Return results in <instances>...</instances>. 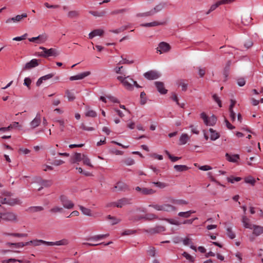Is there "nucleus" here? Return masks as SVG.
I'll use <instances>...</instances> for the list:
<instances>
[{"instance_id": "1", "label": "nucleus", "mask_w": 263, "mask_h": 263, "mask_svg": "<svg viewBox=\"0 0 263 263\" xmlns=\"http://www.w3.org/2000/svg\"><path fill=\"white\" fill-rule=\"evenodd\" d=\"M1 220L7 222L16 223L18 222L17 215L12 212H6L1 213Z\"/></svg>"}, {"instance_id": "2", "label": "nucleus", "mask_w": 263, "mask_h": 263, "mask_svg": "<svg viewBox=\"0 0 263 263\" xmlns=\"http://www.w3.org/2000/svg\"><path fill=\"white\" fill-rule=\"evenodd\" d=\"M148 206L152 207L157 211H162L165 212L174 211L177 210L175 206L170 204H163L162 205L152 204H149Z\"/></svg>"}, {"instance_id": "3", "label": "nucleus", "mask_w": 263, "mask_h": 263, "mask_svg": "<svg viewBox=\"0 0 263 263\" xmlns=\"http://www.w3.org/2000/svg\"><path fill=\"white\" fill-rule=\"evenodd\" d=\"M200 118L203 120L204 123L206 126H214L217 120L215 115H213L209 117L204 112H202L200 114Z\"/></svg>"}, {"instance_id": "4", "label": "nucleus", "mask_w": 263, "mask_h": 263, "mask_svg": "<svg viewBox=\"0 0 263 263\" xmlns=\"http://www.w3.org/2000/svg\"><path fill=\"white\" fill-rule=\"evenodd\" d=\"M40 49L42 50L39 54L40 57L47 58L51 56L57 57L58 55L54 48L47 49L44 47H40Z\"/></svg>"}, {"instance_id": "5", "label": "nucleus", "mask_w": 263, "mask_h": 263, "mask_svg": "<svg viewBox=\"0 0 263 263\" xmlns=\"http://www.w3.org/2000/svg\"><path fill=\"white\" fill-rule=\"evenodd\" d=\"M60 200L63 207L67 209H71L74 207V203L69 200L67 196L65 195H61L59 197Z\"/></svg>"}, {"instance_id": "6", "label": "nucleus", "mask_w": 263, "mask_h": 263, "mask_svg": "<svg viewBox=\"0 0 263 263\" xmlns=\"http://www.w3.org/2000/svg\"><path fill=\"white\" fill-rule=\"evenodd\" d=\"M234 0H220L213 4L208 11L205 12L206 14H210L211 12L215 10L218 7L221 5H226L231 3Z\"/></svg>"}, {"instance_id": "7", "label": "nucleus", "mask_w": 263, "mask_h": 263, "mask_svg": "<svg viewBox=\"0 0 263 263\" xmlns=\"http://www.w3.org/2000/svg\"><path fill=\"white\" fill-rule=\"evenodd\" d=\"M163 8V5L159 4L157 5L153 9H152L149 11H147L144 13L139 14L137 16H148L150 15H154L156 12L160 11Z\"/></svg>"}, {"instance_id": "8", "label": "nucleus", "mask_w": 263, "mask_h": 263, "mask_svg": "<svg viewBox=\"0 0 263 263\" xmlns=\"http://www.w3.org/2000/svg\"><path fill=\"white\" fill-rule=\"evenodd\" d=\"M160 76L161 74L155 70H149L144 73V77L149 80L157 79Z\"/></svg>"}, {"instance_id": "9", "label": "nucleus", "mask_w": 263, "mask_h": 263, "mask_svg": "<svg viewBox=\"0 0 263 263\" xmlns=\"http://www.w3.org/2000/svg\"><path fill=\"white\" fill-rule=\"evenodd\" d=\"M171 49L170 45L164 42H162L159 43L158 47L157 48V52H159L160 53L163 52H166L168 51Z\"/></svg>"}, {"instance_id": "10", "label": "nucleus", "mask_w": 263, "mask_h": 263, "mask_svg": "<svg viewBox=\"0 0 263 263\" xmlns=\"http://www.w3.org/2000/svg\"><path fill=\"white\" fill-rule=\"evenodd\" d=\"M166 230L165 228L162 226H157L154 228H150L146 230V232L151 234H154L157 233H160L165 231Z\"/></svg>"}, {"instance_id": "11", "label": "nucleus", "mask_w": 263, "mask_h": 263, "mask_svg": "<svg viewBox=\"0 0 263 263\" xmlns=\"http://www.w3.org/2000/svg\"><path fill=\"white\" fill-rule=\"evenodd\" d=\"M39 65L38 60L37 59H34L31 60L29 62L26 63L25 66L22 69L23 71H25L26 70L30 69L32 68L35 67Z\"/></svg>"}, {"instance_id": "12", "label": "nucleus", "mask_w": 263, "mask_h": 263, "mask_svg": "<svg viewBox=\"0 0 263 263\" xmlns=\"http://www.w3.org/2000/svg\"><path fill=\"white\" fill-rule=\"evenodd\" d=\"M155 85L160 94L165 95L167 92V90L165 88L164 84L163 82L156 81L155 82Z\"/></svg>"}, {"instance_id": "13", "label": "nucleus", "mask_w": 263, "mask_h": 263, "mask_svg": "<svg viewBox=\"0 0 263 263\" xmlns=\"http://www.w3.org/2000/svg\"><path fill=\"white\" fill-rule=\"evenodd\" d=\"M90 74V71H85L81 73L78 74L76 76H71L69 78L70 81H74L78 80H82L84 78L89 76Z\"/></svg>"}, {"instance_id": "14", "label": "nucleus", "mask_w": 263, "mask_h": 263, "mask_svg": "<svg viewBox=\"0 0 263 263\" xmlns=\"http://www.w3.org/2000/svg\"><path fill=\"white\" fill-rule=\"evenodd\" d=\"M114 189L117 191H125L128 190V186L126 184L119 181L117 183Z\"/></svg>"}, {"instance_id": "15", "label": "nucleus", "mask_w": 263, "mask_h": 263, "mask_svg": "<svg viewBox=\"0 0 263 263\" xmlns=\"http://www.w3.org/2000/svg\"><path fill=\"white\" fill-rule=\"evenodd\" d=\"M252 227L253 230V234L255 236H258L263 234V227L255 224H252Z\"/></svg>"}, {"instance_id": "16", "label": "nucleus", "mask_w": 263, "mask_h": 263, "mask_svg": "<svg viewBox=\"0 0 263 263\" xmlns=\"http://www.w3.org/2000/svg\"><path fill=\"white\" fill-rule=\"evenodd\" d=\"M166 23V21H154L151 23H147L145 24H142L141 25V26L145 27H154L159 25H163L165 24Z\"/></svg>"}, {"instance_id": "17", "label": "nucleus", "mask_w": 263, "mask_h": 263, "mask_svg": "<svg viewBox=\"0 0 263 263\" xmlns=\"http://www.w3.org/2000/svg\"><path fill=\"white\" fill-rule=\"evenodd\" d=\"M130 199L127 198H123L120 199L117 201V205H116V207L121 208L123 205L130 204Z\"/></svg>"}, {"instance_id": "18", "label": "nucleus", "mask_w": 263, "mask_h": 263, "mask_svg": "<svg viewBox=\"0 0 263 263\" xmlns=\"http://www.w3.org/2000/svg\"><path fill=\"white\" fill-rule=\"evenodd\" d=\"M41 121V115L38 113L35 118L31 122L30 125L32 128H34L40 125Z\"/></svg>"}, {"instance_id": "19", "label": "nucleus", "mask_w": 263, "mask_h": 263, "mask_svg": "<svg viewBox=\"0 0 263 263\" xmlns=\"http://www.w3.org/2000/svg\"><path fill=\"white\" fill-rule=\"evenodd\" d=\"M103 34L104 31L102 29H95L89 33V38L92 39L97 35L102 36Z\"/></svg>"}, {"instance_id": "20", "label": "nucleus", "mask_w": 263, "mask_h": 263, "mask_svg": "<svg viewBox=\"0 0 263 263\" xmlns=\"http://www.w3.org/2000/svg\"><path fill=\"white\" fill-rule=\"evenodd\" d=\"M226 157L227 160L228 161H229V162H236L240 158L239 155L238 154H235V155L231 156L229 154L226 153Z\"/></svg>"}, {"instance_id": "21", "label": "nucleus", "mask_w": 263, "mask_h": 263, "mask_svg": "<svg viewBox=\"0 0 263 263\" xmlns=\"http://www.w3.org/2000/svg\"><path fill=\"white\" fill-rule=\"evenodd\" d=\"M82 155L81 153H76L74 155L71 157L70 162L76 163L82 160Z\"/></svg>"}, {"instance_id": "22", "label": "nucleus", "mask_w": 263, "mask_h": 263, "mask_svg": "<svg viewBox=\"0 0 263 263\" xmlns=\"http://www.w3.org/2000/svg\"><path fill=\"white\" fill-rule=\"evenodd\" d=\"M109 236V234H99L95 235L89 238H86L87 240H98L105 238Z\"/></svg>"}, {"instance_id": "23", "label": "nucleus", "mask_w": 263, "mask_h": 263, "mask_svg": "<svg viewBox=\"0 0 263 263\" xmlns=\"http://www.w3.org/2000/svg\"><path fill=\"white\" fill-rule=\"evenodd\" d=\"M44 210V208L41 206H30L28 208L26 211L29 212V213H35L37 212H40Z\"/></svg>"}, {"instance_id": "24", "label": "nucleus", "mask_w": 263, "mask_h": 263, "mask_svg": "<svg viewBox=\"0 0 263 263\" xmlns=\"http://www.w3.org/2000/svg\"><path fill=\"white\" fill-rule=\"evenodd\" d=\"M209 131L211 133L210 139L212 141H215L220 137V134L213 128H210Z\"/></svg>"}, {"instance_id": "25", "label": "nucleus", "mask_w": 263, "mask_h": 263, "mask_svg": "<svg viewBox=\"0 0 263 263\" xmlns=\"http://www.w3.org/2000/svg\"><path fill=\"white\" fill-rule=\"evenodd\" d=\"M195 211L193 210H190L186 212H180L178 214L179 217L183 218H189L191 216L192 214L195 213Z\"/></svg>"}, {"instance_id": "26", "label": "nucleus", "mask_w": 263, "mask_h": 263, "mask_svg": "<svg viewBox=\"0 0 263 263\" xmlns=\"http://www.w3.org/2000/svg\"><path fill=\"white\" fill-rule=\"evenodd\" d=\"M249 219L246 216H243L242 218V222L245 228L252 229V227L249 222Z\"/></svg>"}, {"instance_id": "27", "label": "nucleus", "mask_w": 263, "mask_h": 263, "mask_svg": "<svg viewBox=\"0 0 263 263\" xmlns=\"http://www.w3.org/2000/svg\"><path fill=\"white\" fill-rule=\"evenodd\" d=\"M174 169L179 172H184L189 170V167L185 165H175Z\"/></svg>"}, {"instance_id": "28", "label": "nucleus", "mask_w": 263, "mask_h": 263, "mask_svg": "<svg viewBox=\"0 0 263 263\" xmlns=\"http://www.w3.org/2000/svg\"><path fill=\"white\" fill-rule=\"evenodd\" d=\"M189 139V137L186 134H182L179 139V144L183 145L186 144Z\"/></svg>"}, {"instance_id": "29", "label": "nucleus", "mask_w": 263, "mask_h": 263, "mask_svg": "<svg viewBox=\"0 0 263 263\" xmlns=\"http://www.w3.org/2000/svg\"><path fill=\"white\" fill-rule=\"evenodd\" d=\"M127 10L126 9H119V10H116L114 11H112L110 14L111 15H124L128 14V13H127Z\"/></svg>"}, {"instance_id": "30", "label": "nucleus", "mask_w": 263, "mask_h": 263, "mask_svg": "<svg viewBox=\"0 0 263 263\" xmlns=\"http://www.w3.org/2000/svg\"><path fill=\"white\" fill-rule=\"evenodd\" d=\"M79 208L83 214L89 216H92L91 211L89 209L85 208L82 205H79Z\"/></svg>"}, {"instance_id": "31", "label": "nucleus", "mask_w": 263, "mask_h": 263, "mask_svg": "<svg viewBox=\"0 0 263 263\" xmlns=\"http://www.w3.org/2000/svg\"><path fill=\"white\" fill-rule=\"evenodd\" d=\"M8 204L11 206H14L21 203L20 200L17 198H8Z\"/></svg>"}, {"instance_id": "32", "label": "nucleus", "mask_w": 263, "mask_h": 263, "mask_svg": "<svg viewBox=\"0 0 263 263\" xmlns=\"http://www.w3.org/2000/svg\"><path fill=\"white\" fill-rule=\"evenodd\" d=\"M252 21V17H240L241 23L245 26L250 24Z\"/></svg>"}, {"instance_id": "33", "label": "nucleus", "mask_w": 263, "mask_h": 263, "mask_svg": "<svg viewBox=\"0 0 263 263\" xmlns=\"http://www.w3.org/2000/svg\"><path fill=\"white\" fill-rule=\"evenodd\" d=\"M171 202L175 204L186 205L188 204V202L182 199H172Z\"/></svg>"}, {"instance_id": "34", "label": "nucleus", "mask_w": 263, "mask_h": 263, "mask_svg": "<svg viewBox=\"0 0 263 263\" xmlns=\"http://www.w3.org/2000/svg\"><path fill=\"white\" fill-rule=\"evenodd\" d=\"M155 193V191L152 189L146 187L142 188L141 194L144 195H152Z\"/></svg>"}, {"instance_id": "35", "label": "nucleus", "mask_w": 263, "mask_h": 263, "mask_svg": "<svg viewBox=\"0 0 263 263\" xmlns=\"http://www.w3.org/2000/svg\"><path fill=\"white\" fill-rule=\"evenodd\" d=\"M132 82H129L127 79L124 81L122 84L124 87L129 90H132L134 88L133 85L132 84Z\"/></svg>"}, {"instance_id": "36", "label": "nucleus", "mask_w": 263, "mask_h": 263, "mask_svg": "<svg viewBox=\"0 0 263 263\" xmlns=\"http://www.w3.org/2000/svg\"><path fill=\"white\" fill-rule=\"evenodd\" d=\"M82 161L84 164L88 165L91 167H93L92 165L90 163V159L87 157V156L84 154L82 155Z\"/></svg>"}, {"instance_id": "37", "label": "nucleus", "mask_w": 263, "mask_h": 263, "mask_svg": "<svg viewBox=\"0 0 263 263\" xmlns=\"http://www.w3.org/2000/svg\"><path fill=\"white\" fill-rule=\"evenodd\" d=\"M89 13L94 16H103L105 15L106 12L105 11L98 12L96 11H89Z\"/></svg>"}, {"instance_id": "38", "label": "nucleus", "mask_w": 263, "mask_h": 263, "mask_svg": "<svg viewBox=\"0 0 263 263\" xmlns=\"http://www.w3.org/2000/svg\"><path fill=\"white\" fill-rule=\"evenodd\" d=\"M147 102V98L146 97V93L142 91L140 93V104L142 105L146 104Z\"/></svg>"}, {"instance_id": "39", "label": "nucleus", "mask_w": 263, "mask_h": 263, "mask_svg": "<svg viewBox=\"0 0 263 263\" xmlns=\"http://www.w3.org/2000/svg\"><path fill=\"white\" fill-rule=\"evenodd\" d=\"M6 235L12 236L14 237H25L28 236L27 234L26 233H5Z\"/></svg>"}, {"instance_id": "40", "label": "nucleus", "mask_w": 263, "mask_h": 263, "mask_svg": "<svg viewBox=\"0 0 263 263\" xmlns=\"http://www.w3.org/2000/svg\"><path fill=\"white\" fill-rule=\"evenodd\" d=\"M24 17H10L6 21V23H11L12 22L16 23L20 22Z\"/></svg>"}, {"instance_id": "41", "label": "nucleus", "mask_w": 263, "mask_h": 263, "mask_svg": "<svg viewBox=\"0 0 263 263\" xmlns=\"http://www.w3.org/2000/svg\"><path fill=\"white\" fill-rule=\"evenodd\" d=\"M182 255L189 261L191 262H194L195 261L194 257L186 252H184L182 253Z\"/></svg>"}, {"instance_id": "42", "label": "nucleus", "mask_w": 263, "mask_h": 263, "mask_svg": "<svg viewBox=\"0 0 263 263\" xmlns=\"http://www.w3.org/2000/svg\"><path fill=\"white\" fill-rule=\"evenodd\" d=\"M66 94L69 101H73L76 99L74 93L71 92L69 90L66 91Z\"/></svg>"}, {"instance_id": "43", "label": "nucleus", "mask_w": 263, "mask_h": 263, "mask_svg": "<svg viewBox=\"0 0 263 263\" xmlns=\"http://www.w3.org/2000/svg\"><path fill=\"white\" fill-rule=\"evenodd\" d=\"M107 219L111 220L112 225L116 224L120 221L119 219H117L115 217L111 216L110 215L107 216Z\"/></svg>"}, {"instance_id": "44", "label": "nucleus", "mask_w": 263, "mask_h": 263, "mask_svg": "<svg viewBox=\"0 0 263 263\" xmlns=\"http://www.w3.org/2000/svg\"><path fill=\"white\" fill-rule=\"evenodd\" d=\"M227 234L230 239H234L235 237V233L232 231L231 228L227 229Z\"/></svg>"}, {"instance_id": "45", "label": "nucleus", "mask_w": 263, "mask_h": 263, "mask_svg": "<svg viewBox=\"0 0 263 263\" xmlns=\"http://www.w3.org/2000/svg\"><path fill=\"white\" fill-rule=\"evenodd\" d=\"M7 246L9 247H15L16 248H22L23 247V242H16V243H12V242H7L6 244Z\"/></svg>"}, {"instance_id": "46", "label": "nucleus", "mask_w": 263, "mask_h": 263, "mask_svg": "<svg viewBox=\"0 0 263 263\" xmlns=\"http://www.w3.org/2000/svg\"><path fill=\"white\" fill-rule=\"evenodd\" d=\"M55 243L57 246H66L69 243V241L66 239H63L55 241Z\"/></svg>"}, {"instance_id": "47", "label": "nucleus", "mask_w": 263, "mask_h": 263, "mask_svg": "<svg viewBox=\"0 0 263 263\" xmlns=\"http://www.w3.org/2000/svg\"><path fill=\"white\" fill-rule=\"evenodd\" d=\"M63 209L61 207L55 206L51 208L49 211L52 213H57L59 212L61 213L63 211Z\"/></svg>"}, {"instance_id": "48", "label": "nucleus", "mask_w": 263, "mask_h": 263, "mask_svg": "<svg viewBox=\"0 0 263 263\" xmlns=\"http://www.w3.org/2000/svg\"><path fill=\"white\" fill-rule=\"evenodd\" d=\"M213 99L218 104L219 107L222 106V103L220 98L216 94H214L212 96Z\"/></svg>"}, {"instance_id": "49", "label": "nucleus", "mask_w": 263, "mask_h": 263, "mask_svg": "<svg viewBox=\"0 0 263 263\" xmlns=\"http://www.w3.org/2000/svg\"><path fill=\"white\" fill-rule=\"evenodd\" d=\"M165 220L173 225L179 226L181 224V223L178 220L174 219H165Z\"/></svg>"}, {"instance_id": "50", "label": "nucleus", "mask_w": 263, "mask_h": 263, "mask_svg": "<svg viewBox=\"0 0 263 263\" xmlns=\"http://www.w3.org/2000/svg\"><path fill=\"white\" fill-rule=\"evenodd\" d=\"M228 182H231L232 183H234L235 182H238L241 180V178L239 177H228L227 178Z\"/></svg>"}, {"instance_id": "51", "label": "nucleus", "mask_w": 263, "mask_h": 263, "mask_svg": "<svg viewBox=\"0 0 263 263\" xmlns=\"http://www.w3.org/2000/svg\"><path fill=\"white\" fill-rule=\"evenodd\" d=\"M37 37H39V38H37L38 40H37V41L36 42L37 43H39V44H41V43H44L45 42L46 40H47V37L46 36L44 35H39L37 36Z\"/></svg>"}, {"instance_id": "52", "label": "nucleus", "mask_w": 263, "mask_h": 263, "mask_svg": "<svg viewBox=\"0 0 263 263\" xmlns=\"http://www.w3.org/2000/svg\"><path fill=\"white\" fill-rule=\"evenodd\" d=\"M85 115H86V116H87V117H90L94 118V117H97V114L96 112V111H95L94 110H89L86 112Z\"/></svg>"}, {"instance_id": "53", "label": "nucleus", "mask_w": 263, "mask_h": 263, "mask_svg": "<svg viewBox=\"0 0 263 263\" xmlns=\"http://www.w3.org/2000/svg\"><path fill=\"white\" fill-rule=\"evenodd\" d=\"M52 181L51 180H42L41 184L45 187H49L52 185Z\"/></svg>"}, {"instance_id": "54", "label": "nucleus", "mask_w": 263, "mask_h": 263, "mask_svg": "<svg viewBox=\"0 0 263 263\" xmlns=\"http://www.w3.org/2000/svg\"><path fill=\"white\" fill-rule=\"evenodd\" d=\"M147 253L148 255L154 257L156 255V249L154 247H151L148 250H147Z\"/></svg>"}, {"instance_id": "55", "label": "nucleus", "mask_w": 263, "mask_h": 263, "mask_svg": "<svg viewBox=\"0 0 263 263\" xmlns=\"http://www.w3.org/2000/svg\"><path fill=\"white\" fill-rule=\"evenodd\" d=\"M27 35H28L27 33H25L24 35H23L21 36H17V37H14L13 39V40L16 41H22V40H25L26 39Z\"/></svg>"}, {"instance_id": "56", "label": "nucleus", "mask_w": 263, "mask_h": 263, "mask_svg": "<svg viewBox=\"0 0 263 263\" xmlns=\"http://www.w3.org/2000/svg\"><path fill=\"white\" fill-rule=\"evenodd\" d=\"M57 122H58L60 125V130L61 132H63L64 130V127H65V123L64 121L63 120H58L56 121Z\"/></svg>"}, {"instance_id": "57", "label": "nucleus", "mask_w": 263, "mask_h": 263, "mask_svg": "<svg viewBox=\"0 0 263 263\" xmlns=\"http://www.w3.org/2000/svg\"><path fill=\"white\" fill-rule=\"evenodd\" d=\"M124 162L127 165H132L135 163L134 160L130 158H126Z\"/></svg>"}, {"instance_id": "58", "label": "nucleus", "mask_w": 263, "mask_h": 263, "mask_svg": "<svg viewBox=\"0 0 263 263\" xmlns=\"http://www.w3.org/2000/svg\"><path fill=\"white\" fill-rule=\"evenodd\" d=\"M81 15L80 12L77 10H71L68 12L69 16H76Z\"/></svg>"}, {"instance_id": "59", "label": "nucleus", "mask_w": 263, "mask_h": 263, "mask_svg": "<svg viewBox=\"0 0 263 263\" xmlns=\"http://www.w3.org/2000/svg\"><path fill=\"white\" fill-rule=\"evenodd\" d=\"M80 128L83 130L87 131H92L95 130V128L92 127H87L84 123H82Z\"/></svg>"}, {"instance_id": "60", "label": "nucleus", "mask_w": 263, "mask_h": 263, "mask_svg": "<svg viewBox=\"0 0 263 263\" xmlns=\"http://www.w3.org/2000/svg\"><path fill=\"white\" fill-rule=\"evenodd\" d=\"M237 83L239 86H243L246 84V80L243 78H239L237 79Z\"/></svg>"}, {"instance_id": "61", "label": "nucleus", "mask_w": 263, "mask_h": 263, "mask_svg": "<svg viewBox=\"0 0 263 263\" xmlns=\"http://www.w3.org/2000/svg\"><path fill=\"white\" fill-rule=\"evenodd\" d=\"M31 80L29 78H25L24 79V84L29 89H30V84Z\"/></svg>"}, {"instance_id": "62", "label": "nucleus", "mask_w": 263, "mask_h": 263, "mask_svg": "<svg viewBox=\"0 0 263 263\" xmlns=\"http://www.w3.org/2000/svg\"><path fill=\"white\" fill-rule=\"evenodd\" d=\"M253 44V43L252 40L249 39L244 43V46L247 49H249V48L252 46Z\"/></svg>"}, {"instance_id": "63", "label": "nucleus", "mask_w": 263, "mask_h": 263, "mask_svg": "<svg viewBox=\"0 0 263 263\" xmlns=\"http://www.w3.org/2000/svg\"><path fill=\"white\" fill-rule=\"evenodd\" d=\"M44 6L47 8L57 9L60 7V6L58 5H50L48 3H45Z\"/></svg>"}, {"instance_id": "64", "label": "nucleus", "mask_w": 263, "mask_h": 263, "mask_svg": "<svg viewBox=\"0 0 263 263\" xmlns=\"http://www.w3.org/2000/svg\"><path fill=\"white\" fill-rule=\"evenodd\" d=\"M135 230H126L122 233V235H129L135 233Z\"/></svg>"}]
</instances>
